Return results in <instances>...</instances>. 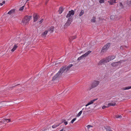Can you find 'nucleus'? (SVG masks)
Segmentation results:
<instances>
[{"instance_id": "obj_9", "label": "nucleus", "mask_w": 131, "mask_h": 131, "mask_svg": "<svg viewBox=\"0 0 131 131\" xmlns=\"http://www.w3.org/2000/svg\"><path fill=\"white\" fill-rule=\"evenodd\" d=\"M120 61H119L117 62H114L112 63L111 65L113 67H115L117 66L118 65V63H120Z\"/></svg>"}, {"instance_id": "obj_45", "label": "nucleus", "mask_w": 131, "mask_h": 131, "mask_svg": "<svg viewBox=\"0 0 131 131\" xmlns=\"http://www.w3.org/2000/svg\"><path fill=\"white\" fill-rule=\"evenodd\" d=\"M6 121H8V122H10V119H6Z\"/></svg>"}, {"instance_id": "obj_41", "label": "nucleus", "mask_w": 131, "mask_h": 131, "mask_svg": "<svg viewBox=\"0 0 131 131\" xmlns=\"http://www.w3.org/2000/svg\"><path fill=\"white\" fill-rule=\"evenodd\" d=\"M83 55L84 56V57H85L86 56H87L88 55V54H87V53H85L84 54H83Z\"/></svg>"}, {"instance_id": "obj_25", "label": "nucleus", "mask_w": 131, "mask_h": 131, "mask_svg": "<svg viewBox=\"0 0 131 131\" xmlns=\"http://www.w3.org/2000/svg\"><path fill=\"white\" fill-rule=\"evenodd\" d=\"M110 58H108V56L106 57L105 60V63L108 62L110 61H111V60L110 59Z\"/></svg>"}, {"instance_id": "obj_53", "label": "nucleus", "mask_w": 131, "mask_h": 131, "mask_svg": "<svg viewBox=\"0 0 131 131\" xmlns=\"http://www.w3.org/2000/svg\"><path fill=\"white\" fill-rule=\"evenodd\" d=\"M88 112V111H87L86 112Z\"/></svg>"}, {"instance_id": "obj_21", "label": "nucleus", "mask_w": 131, "mask_h": 131, "mask_svg": "<svg viewBox=\"0 0 131 131\" xmlns=\"http://www.w3.org/2000/svg\"><path fill=\"white\" fill-rule=\"evenodd\" d=\"M116 105V104L115 103H109L108 105V107H109L110 106H115Z\"/></svg>"}, {"instance_id": "obj_12", "label": "nucleus", "mask_w": 131, "mask_h": 131, "mask_svg": "<svg viewBox=\"0 0 131 131\" xmlns=\"http://www.w3.org/2000/svg\"><path fill=\"white\" fill-rule=\"evenodd\" d=\"M15 9H12L10 10L8 12V13H7V14L10 15H11L12 14L14 13L15 12Z\"/></svg>"}, {"instance_id": "obj_51", "label": "nucleus", "mask_w": 131, "mask_h": 131, "mask_svg": "<svg viewBox=\"0 0 131 131\" xmlns=\"http://www.w3.org/2000/svg\"><path fill=\"white\" fill-rule=\"evenodd\" d=\"M125 46V48H127V46Z\"/></svg>"}, {"instance_id": "obj_19", "label": "nucleus", "mask_w": 131, "mask_h": 131, "mask_svg": "<svg viewBox=\"0 0 131 131\" xmlns=\"http://www.w3.org/2000/svg\"><path fill=\"white\" fill-rule=\"evenodd\" d=\"M84 13V11L83 10H81V11L80 12V13L79 16V17L81 16Z\"/></svg>"}, {"instance_id": "obj_1", "label": "nucleus", "mask_w": 131, "mask_h": 131, "mask_svg": "<svg viewBox=\"0 0 131 131\" xmlns=\"http://www.w3.org/2000/svg\"><path fill=\"white\" fill-rule=\"evenodd\" d=\"M68 71L67 68V65L62 66L58 72L53 76L52 79V81L57 80L61 77L62 74L64 72H67Z\"/></svg>"}, {"instance_id": "obj_4", "label": "nucleus", "mask_w": 131, "mask_h": 131, "mask_svg": "<svg viewBox=\"0 0 131 131\" xmlns=\"http://www.w3.org/2000/svg\"><path fill=\"white\" fill-rule=\"evenodd\" d=\"M99 83L100 82L99 81L94 80L91 84V86L90 87V89L91 90L93 88L97 86Z\"/></svg>"}, {"instance_id": "obj_15", "label": "nucleus", "mask_w": 131, "mask_h": 131, "mask_svg": "<svg viewBox=\"0 0 131 131\" xmlns=\"http://www.w3.org/2000/svg\"><path fill=\"white\" fill-rule=\"evenodd\" d=\"M8 122L6 119H3L1 121H0V123H2L3 124H6Z\"/></svg>"}, {"instance_id": "obj_49", "label": "nucleus", "mask_w": 131, "mask_h": 131, "mask_svg": "<svg viewBox=\"0 0 131 131\" xmlns=\"http://www.w3.org/2000/svg\"><path fill=\"white\" fill-rule=\"evenodd\" d=\"M0 5L1 6H2L3 5V4L2 3H0Z\"/></svg>"}, {"instance_id": "obj_14", "label": "nucleus", "mask_w": 131, "mask_h": 131, "mask_svg": "<svg viewBox=\"0 0 131 131\" xmlns=\"http://www.w3.org/2000/svg\"><path fill=\"white\" fill-rule=\"evenodd\" d=\"M104 128L106 131H113L111 127L109 126H106Z\"/></svg>"}, {"instance_id": "obj_10", "label": "nucleus", "mask_w": 131, "mask_h": 131, "mask_svg": "<svg viewBox=\"0 0 131 131\" xmlns=\"http://www.w3.org/2000/svg\"><path fill=\"white\" fill-rule=\"evenodd\" d=\"M97 99H94L92 100L91 101H90V102H89L87 104H86V105L85 106H88L90 105L91 104H92L93 103V102H94L97 100Z\"/></svg>"}, {"instance_id": "obj_40", "label": "nucleus", "mask_w": 131, "mask_h": 131, "mask_svg": "<svg viewBox=\"0 0 131 131\" xmlns=\"http://www.w3.org/2000/svg\"><path fill=\"white\" fill-rule=\"evenodd\" d=\"M91 52V51L90 50H89L87 52H86V53H87V54L88 55Z\"/></svg>"}, {"instance_id": "obj_46", "label": "nucleus", "mask_w": 131, "mask_h": 131, "mask_svg": "<svg viewBox=\"0 0 131 131\" xmlns=\"http://www.w3.org/2000/svg\"><path fill=\"white\" fill-rule=\"evenodd\" d=\"M49 0H46V4H47L48 3L49 1Z\"/></svg>"}, {"instance_id": "obj_27", "label": "nucleus", "mask_w": 131, "mask_h": 131, "mask_svg": "<svg viewBox=\"0 0 131 131\" xmlns=\"http://www.w3.org/2000/svg\"><path fill=\"white\" fill-rule=\"evenodd\" d=\"M122 117L120 115H117L114 116V117L116 118H121Z\"/></svg>"}, {"instance_id": "obj_2", "label": "nucleus", "mask_w": 131, "mask_h": 131, "mask_svg": "<svg viewBox=\"0 0 131 131\" xmlns=\"http://www.w3.org/2000/svg\"><path fill=\"white\" fill-rule=\"evenodd\" d=\"M31 17L32 16H26L22 19V22L23 23L27 24L29 22Z\"/></svg>"}, {"instance_id": "obj_39", "label": "nucleus", "mask_w": 131, "mask_h": 131, "mask_svg": "<svg viewBox=\"0 0 131 131\" xmlns=\"http://www.w3.org/2000/svg\"><path fill=\"white\" fill-rule=\"evenodd\" d=\"M43 20V19H42L41 20L39 21V24H41Z\"/></svg>"}, {"instance_id": "obj_35", "label": "nucleus", "mask_w": 131, "mask_h": 131, "mask_svg": "<svg viewBox=\"0 0 131 131\" xmlns=\"http://www.w3.org/2000/svg\"><path fill=\"white\" fill-rule=\"evenodd\" d=\"M119 6L121 7V8H124L123 5L122 3H119Z\"/></svg>"}, {"instance_id": "obj_16", "label": "nucleus", "mask_w": 131, "mask_h": 131, "mask_svg": "<svg viewBox=\"0 0 131 131\" xmlns=\"http://www.w3.org/2000/svg\"><path fill=\"white\" fill-rule=\"evenodd\" d=\"M105 62V60L104 59H102L100 61L99 64L101 65L102 64L104 63Z\"/></svg>"}, {"instance_id": "obj_48", "label": "nucleus", "mask_w": 131, "mask_h": 131, "mask_svg": "<svg viewBox=\"0 0 131 131\" xmlns=\"http://www.w3.org/2000/svg\"><path fill=\"white\" fill-rule=\"evenodd\" d=\"M5 1H3V2H2V3L3 4H4L5 3Z\"/></svg>"}, {"instance_id": "obj_22", "label": "nucleus", "mask_w": 131, "mask_h": 131, "mask_svg": "<svg viewBox=\"0 0 131 131\" xmlns=\"http://www.w3.org/2000/svg\"><path fill=\"white\" fill-rule=\"evenodd\" d=\"M73 64H69V65L68 66H67V69L68 70V71L69 70V69H70V68L72 67L73 66Z\"/></svg>"}, {"instance_id": "obj_18", "label": "nucleus", "mask_w": 131, "mask_h": 131, "mask_svg": "<svg viewBox=\"0 0 131 131\" xmlns=\"http://www.w3.org/2000/svg\"><path fill=\"white\" fill-rule=\"evenodd\" d=\"M126 2L127 5L129 6H131V0H127Z\"/></svg>"}, {"instance_id": "obj_43", "label": "nucleus", "mask_w": 131, "mask_h": 131, "mask_svg": "<svg viewBox=\"0 0 131 131\" xmlns=\"http://www.w3.org/2000/svg\"><path fill=\"white\" fill-rule=\"evenodd\" d=\"M92 126L90 125H89L87 126V128L88 129L90 127H92Z\"/></svg>"}, {"instance_id": "obj_24", "label": "nucleus", "mask_w": 131, "mask_h": 131, "mask_svg": "<svg viewBox=\"0 0 131 131\" xmlns=\"http://www.w3.org/2000/svg\"><path fill=\"white\" fill-rule=\"evenodd\" d=\"M111 60H112L114 59L115 58V56H108Z\"/></svg>"}, {"instance_id": "obj_38", "label": "nucleus", "mask_w": 131, "mask_h": 131, "mask_svg": "<svg viewBox=\"0 0 131 131\" xmlns=\"http://www.w3.org/2000/svg\"><path fill=\"white\" fill-rule=\"evenodd\" d=\"M99 2L100 3H104V0H100Z\"/></svg>"}, {"instance_id": "obj_30", "label": "nucleus", "mask_w": 131, "mask_h": 131, "mask_svg": "<svg viewBox=\"0 0 131 131\" xmlns=\"http://www.w3.org/2000/svg\"><path fill=\"white\" fill-rule=\"evenodd\" d=\"M84 56L83 55H82V56L79 57L78 58V60H80L82 59H83L84 58Z\"/></svg>"}, {"instance_id": "obj_33", "label": "nucleus", "mask_w": 131, "mask_h": 131, "mask_svg": "<svg viewBox=\"0 0 131 131\" xmlns=\"http://www.w3.org/2000/svg\"><path fill=\"white\" fill-rule=\"evenodd\" d=\"M24 6H23L21 7H20L19 9V10L20 11H22L24 9Z\"/></svg>"}, {"instance_id": "obj_52", "label": "nucleus", "mask_w": 131, "mask_h": 131, "mask_svg": "<svg viewBox=\"0 0 131 131\" xmlns=\"http://www.w3.org/2000/svg\"><path fill=\"white\" fill-rule=\"evenodd\" d=\"M79 11V10H78V12Z\"/></svg>"}, {"instance_id": "obj_11", "label": "nucleus", "mask_w": 131, "mask_h": 131, "mask_svg": "<svg viewBox=\"0 0 131 131\" xmlns=\"http://www.w3.org/2000/svg\"><path fill=\"white\" fill-rule=\"evenodd\" d=\"M116 0H110V1H108V3H109L110 5H113L114 3H116Z\"/></svg>"}, {"instance_id": "obj_13", "label": "nucleus", "mask_w": 131, "mask_h": 131, "mask_svg": "<svg viewBox=\"0 0 131 131\" xmlns=\"http://www.w3.org/2000/svg\"><path fill=\"white\" fill-rule=\"evenodd\" d=\"M18 44H17L14 45L13 48L11 50V51L12 52H14L18 47Z\"/></svg>"}, {"instance_id": "obj_32", "label": "nucleus", "mask_w": 131, "mask_h": 131, "mask_svg": "<svg viewBox=\"0 0 131 131\" xmlns=\"http://www.w3.org/2000/svg\"><path fill=\"white\" fill-rule=\"evenodd\" d=\"M82 111H80L78 113V114L77 115V116L78 117L79 116L82 114Z\"/></svg>"}, {"instance_id": "obj_47", "label": "nucleus", "mask_w": 131, "mask_h": 131, "mask_svg": "<svg viewBox=\"0 0 131 131\" xmlns=\"http://www.w3.org/2000/svg\"><path fill=\"white\" fill-rule=\"evenodd\" d=\"M113 16H112V15H111V16L110 17V18H111V19H113Z\"/></svg>"}, {"instance_id": "obj_8", "label": "nucleus", "mask_w": 131, "mask_h": 131, "mask_svg": "<svg viewBox=\"0 0 131 131\" xmlns=\"http://www.w3.org/2000/svg\"><path fill=\"white\" fill-rule=\"evenodd\" d=\"M39 16L36 14H34L33 15L34 22H35L38 19Z\"/></svg>"}, {"instance_id": "obj_34", "label": "nucleus", "mask_w": 131, "mask_h": 131, "mask_svg": "<svg viewBox=\"0 0 131 131\" xmlns=\"http://www.w3.org/2000/svg\"><path fill=\"white\" fill-rule=\"evenodd\" d=\"M76 119V118H73V119L72 120L70 123L72 124H73V123L74 122L75 120Z\"/></svg>"}, {"instance_id": "obj_37", "label": "nucleus", "mask_w": 131, "mask_h": 131, "mask_svg": "<svg viewBox=\"0 0 131 131\" xmlns=\"http://www.w3.org/2000/svg\"><path fill=\"white\" fill-rule=\"evenodd\" d=\"M120 48L122 49L123 50L125 49V46L124 45L120 47Z\"/></svg>"}, {"instance_id": "obj_44", "label": "nucleus", "mask_w": 131, "mask_h": 131, "mask_svg": "<svg viewBox=\"0 0 131 131\" xmlns=\"http://www.w3.org/2000/svg\"><path fill=\"white\" fill-rule=\"evenodd\" d=\"M64 124L65 125H67V124H68V122L67 121H65L64 122Z\"/></svg>"}, {"instance_id": "obj_29", "label": "nucleus", "mask_w": 131, "mask_h": 131, "mask_svg": "<svg viewBox=\"0 0 131 131\" xmlns=\"http://www.w3.org/2000/svg\"><path fill=\"white\" fill-rule=\"evenodd\" d=\"M48 129V128L47 127H45L42 129L40 131H45Z\"/></svg>"}, {"instance_id": "obj_17", "label": "nucleus", "mask_w": 131, "mask_h": 131, "mask_svg": "<svg viewBox=\"0 0 131 131\" xmlns=\"http://www.w3.org/2000/svg\"><path fill=\"white\" fill-rule=\"evenodd\" d=\"M48 32V31L47 30H46L41 35V36L42 37L45 36H46V35L47 34Z\"/></svg>"}, {"instance_id": "obj_42", "label": "nucleus", "mask_w": 131, "mask_h": 131, "mask_svg": "<svg viewBox=\"0 0 131 131\" xmlns=\"http://www.w3.org/2000/svg\"><path fill=\"white\" fill-rule=\"evenodd\" d=\"M108 107V106H106L104 105V106H103L102 107V108L103 109H104V108H105L107 107Z\"/></svg>"}, {"instance_id": "obj_26", "label": "nucleus", "mask_w": 131, "mask_h": 131, "mask_svg": "<svg viewBox=\"0 0 131 131\" xmlns=\"http://www.w3.org/2000/svg\"><path fill=\"white\" fill-rule=\"evenodd\" d=\"M76 38V35L73 36H71L69 37V39L70 40H73L74 39H75Z\"/></svg>"}, {"instance_id": "obj_6", "label": "nucleus", "mask_w": 131, "mask_h": 131, "mask_svg": "<svg viewBox=\"0 0 131 131\" xmlns=\"http://www.w3.org/2000/svg\"><path fill=\"white\" fill-rule=\"evenodd\" d=\"M75 13V12L73 10H71L69 11L68 13L66 16V18H70L71 16H73Z\"/></svg>"}, {"instance_id": "obj_31", "label": "nucleus", "mask_w": 131, "mask_h": 131, "mask_svg": "<svg viewBox=\"0 0 131 131\" xmlns=\"http://www.w3.org/2000/svg\"><path fill=\"white\" fill-rule=\"evenodd\" d=\"M91 22H95V17L94 16L93 17V18L91 19Z\"/></svg>"}, {"instance_id": "obj_50", "label": "nucleus", "mask_w": 131, "mask_h": 131, "mask_svg": "<svg viewBox=\"0 0 131 131\" xmlns=\"http://www.w3.org/2000/svg\"><path fill=\"white\" fill-rule=\"evenodd\" d=\"M76 10V9H74V10H73L74 11V12Z\"/></svg>"}, {"instance_id": "obj_54", "label": "nucleus", "mask_w": 131, "mask_h": 131, "mask_svg": "<svg viewBox=\"0 0 131 131\" xmlns=\"http://www.w3.org/2000/svg\"><path fill=\"white\" fill-rule=\"evenodd\" d=\"M130 112H131V111H130Z\"/></svg>"}, {"instance_id": "obj_5", "label": "nucleus", "mask_w": 131, "mask_h": 131, "mask_svg": "<svg viewBox=\"0 0 131 131\" xmlns=\"http://www.w3.org/2000/svg\"><path fill=\"white\" fill-rule=\"evenodd\" d=\"M111 43L109 42L106 44L102 48L101 52H106L108 49Z\"/></svg>"}, {"instance_id": "obj_36", "label": "nucleus", "mask_w": 131, "mask_h": 131, "mask_svg": "<svg viewBox=\"0 0 131 131\" xmlns=\"http://www.w3.org/2000/svg\"><path fill=\"white\" fill-rule=\"evenodd\" d=\"M19 84H17V85H16L14 86H12L11 87H10L9 88V90H12V89L14 88V87H15V86H16L18 85Z\"/></svg>"}, {"instance_id": "obj_20", "label": "nucleus", "mask_w": 131, "mask_h": 131, "mask_svg": "<svg viewBox=\"0 0 131 131\" xmlns=\"http://www.w3.org/2000/svg\"><path fill=\"white\" fill-rule=\"evenodd\" d=\"M64 10V9L62 7H60L59 8V13L60 14L63 11V10Z\"/></svg>"}, {"instance_id": "obj_7", "label": "nucleus", "mask_w": 131, "mask_h": 131, "mask_svg": "<svg viewBox=\"0 0 131 131\" xmlns=\"http://www.w3.org/2000/svg\"><path fill=\"white\" fill-rule=\"evenodd\" d=\"M62 122L61 123H60L58 124H55L52 126V127L53 128H55L58 126H59L62 123H64L65 121H66V120L65 119H63L62 120Z\"/></svg>"}, {"instance_id": "obj_28", "label": "nucleus", "mask_w": 131, "mask_h": 131, "mask_svg": "<svg viewBox=\"0 0 131 131\" xmlns=\"http://www.w3.org/2000/svg\"><path fill=\"white\" fill-rule=\"evenodd\" d=\"M54 28V27L53 26H52L51 27H50L49 28V31H50L51 32H53Z\"/></svg>"}, {"instance_id": "obj_23", "label": "nucleus", "mask_w": 131, "mask_h": 131, "mask_svg": "<svg viewBox=\"0 0 131 131\" xmlns=\"http://www.w3.org/2000/svg\"><path fill=\"white\" fill-rule=\"evenodd\" d=\"M131 89V86H128L122 88V90H127Z\"/></svg>"}, {"instance_id": "obj_3", "label": "nucleus", "mask_w": 131, "mask_h": 131, "mask_svg": "<svg viewBox=\"0 0 131 131\" xmlns=\"http://www.w3.org/2000/svg\"><path fill=\"white\" fill-rule=\"evenodd\" d=\"M73 18L71 16L70 18H69L68 19L64 26V28H67L68 26L70 25L71 24V22L73 20Z\"/></svg>"}]
</instances>
